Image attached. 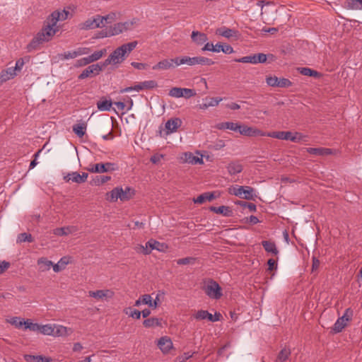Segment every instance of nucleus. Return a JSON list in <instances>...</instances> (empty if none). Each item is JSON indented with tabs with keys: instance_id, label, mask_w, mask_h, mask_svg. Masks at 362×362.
Segmentation results:
<instances>
[{
	"instance_id": "obj_7",
	"label": "nucleus",
	"mask_w": 362,
	"mask_h": 362,
	"mask_svg": "<svg viewBox=\"0 0 362 362\" xmlns=\"http://www.w3.org/2000/svg\"><path fill=\"white\" fill-rule=\"evenodd\" d=\"M157 82L154 80L145 81L136 84L134 86H129L120 90V93H128L131 91L139 92L143 90L153 89L157 87Z\"/></svg>"
},
{
	"instance_id": "obj_14",
	"label": "nucleus",
	"mask_w": 362,
	"mask_h": 362,
	"mask_svg": "<svg viewBox=\"0 0 362 362\" xmlns=\"http://www.w3.org/2000/svg\"><path fill=\"white\" fill-rule=\"evenodd\" d=\"M178 66L176 65V57L174 59H164L153 66V70H168Z\"/></svg>"
},
{
	"instance_id": "obj_4",
	"label": "nucleus",
	"mask_w": 362,
	"mask_h": 362,
	"mask_svg": "<svg viewBox=\"0 0 362 362\" xmlns=\"http://www.w3.org/2000/svg\"><path fill=\"white\" fill-rule=\"evenodd\" d=\"M229 192L231 194L248 200L254 199L256 197L255 189L249 186L235 185L230 189Z\"/></svg>"
},
{
	"instance_id": "obj_26",
	"label": "nucleus",
	"mask_w": 362,
	"mask_h": 362,
	"mask_svg": "<svg viewBox=\"0 0 362 362\" xmlns=\"http://www.w3.org/2000/svg\"><path fill=\"white\" fill-rule=\"evenodd\" d=\"M182 64H187L189 66L197 65V59L196 57H176V65L180 66Z\"/></svg>"
},
{
	"instance_id": "obj_30",
	"label": "nucleus",
	"mask_w": 362,
	"mask_h": 362,
	"mask_svg": "<svg viewBox=\"0 0 362 362\" xmlns=\"http://www.w3.org/2000/svg\"><path fill=\"white\" fill-rule=\"evenodd\" d=\"M6 321L7 322L14 326L17 329H21L23 327V329H25L26 320H25L23 318H21L20 317H11L7 319Z\"/></svg>"
},
{
	"instance_id": "obj_16",
	"label": "nucleus",
	"mask_w": 362,
	"mask_h": 362,
	"mask_svg": "<svg viewBox=\"0 0 362 362\" xmlns=\"http://www.w3.org/2000/svg\"><path fill=\"white\" fill-rule=\"evenodd\" d=\"M103 69V66L99 64H92L84 69L82 73L79 75L80 79H84L90 76L91 75L98 74Z\"/></svg>"
},
{
	"instance_id": "obj_37",
	"label": "nucleus",
	"mask_w": 362,
	"mask_h": 362,
	"mask_svg": "<svg viewBox=\"0 0 362 362\" xmlns=\"http://www.w3.org/2000/svg\"><path fill=\"white\" fill-rule=\"evenodd\" d=\"M37 264L42 271H47L51 267H53V262L44 257L40 258L37 260Z\"/></svg>"
},
{
	"instance_id": "obj_33",
	"label": "nucleus",
	"mask_w": 362,
	"mask_h": 362,
	"mask_svg": "<svg viewBox=\"0 0 362 362\" xmlns=\"http://www.w3.org/2000/svg\"><path fill=\"white\" fill-rule=\"evenodd\" d=\"M262 245L264 249L268 253H272L274 255H278L279 250H277L274 243L267 241V240H264L262 242Z\"/></svg>"
},
{
	"instance_id": "obj_3",
	"label": "nucleus",
	"mask_w": 362,
	"mask_h": 362,
	"mask_svg": "<svg viewBox=\"0 0 362 362\" xmlns=\"http://www.w3.org/2000/svg\"><path fill=\"white\" fill-rule=\"evenodd\" d=\"M137 19L133 18L123 23H118L111 27L107 31H102L100 33V37H110L119 35L124 31L129 30L133 28L136 23Z\"/></svg>"
},
{
	"instance_id": "obj_57",
	"label": "nucleus",
	"mask_w": 362,
	"mask_h": 362,
	"mask_svg": "<svg viewBox=\"0 0 362 362\" xmlns=\"http://www.w3.org/2000/svg\"><path fill=\"white\" fill-rule=\"evenodd\" d=\"M77 57L75 50L74 51H68L60 55V59H70Z\"/></svg>"
},
{
	"instance_id": "obj_41",
	"label": "nucleus",
	"mask_w": 362,
	"mask_h": 362,
	"mask_svg": "<svg viewBox=\"0 0 362 362\" xmlns=\"http://www.w3.org/2000/svg\"><path fill=\"white\" fill-rule=\"evenodd\" d=\"M141 304L148 305L151 308V296L148 294L143 295L135 302V306H139Z\"/></svg>"
},
{
	"instance_id": "obj_47",
	"label": "nucleus",
	"mask_w": 362,
	"mask_h": 362,
	"mask_svg": "<svg viewBox=\"0 0 362 362\" xmlns=\"http://www.w3.org/2000/svg\"><path fill=\"white\" fill-rule=\"evenodd\" d=\"M112 103L110 100H105L97 103V107L100 111H108L110 110Z\"/></svg>"
},
{
	"instance_id": "obj_52",
	"label": "nucleus",
	"mask_w": 362,
	"mask_h": 362,
	"mask_svg": "<svg viewBox=\"0 0 362 362\" xmlns=\"http://www.w3.org/2000/svg\"><path fill=\"white\" fill-rule=\"evenodd\" d=\"M164 295L165 293L163 291H159L155 299L153 300L151 299V308H156L160 303V297L164 296Z\"/></svg>"
},
{
	"instance_id": "obj_19",
	"label": "nucleus",
	"mask_w": 362,
	"mask_h": 362,
	"mask_svg": "<svg viewBox=\"0 0 362 362\" xmlns=\"http://www.w3.org/2000/svg\"><path fill=\"white\" fill-rule=\"evenodd\" d=\"M71 258L69 256L62 257L57 263H53V270L54 272L58 273L64 270L66 267L71 263Z\"/></svg>"
},
{
	"instance_id": "obj_51",
	"label": "nucleus",
	"mask_w": 362,
	"mask_h": 362,
	"mask_svg": "<svg viewBox=\"0 0 362 362\" xmlns=\"http://www.w3.org/2000/svg\"><path fill=\"white\" fill-rule=\"evenodd\" d=\"M197 64L201 65H212L214 64V62L209 58L204 57H196Z\"/></svg>"
},
{
	"instance_id": "obj_9",
	"label": "nucleus",
	"mask_w": 362,
	"mask_h": 362,
	"mask_svg": "<svg viewBox=\"0 0 362 362\" xmlns=\"http://www.w3.org/2000/svg\"><path fill=\"white\" fill-rule=\"evenodd\" d=\"M353 316V310L351 308H347L344 311V315L339 317L335 322L333 330L335 332H340L346 326L347 322L351 320Z\"/></svg>"
},
{
	"instance_id": "obj_38",
	"label": "nucleus",
	"mask_w": 362,
	"mask_h": 362,
	"mask_svg": "<svg viewBox=\"0 0 362 362\" xmlns=\"http://www.w3.org/2000/svg\"><path fill=\"white\" fill-rule=\"evenodd\" d=\"M54 324L41 325L40 334L47 336H53L54 334Z\"/></svg>"
},
{
	"instance_id": "obj_24",
	"label": "nucleus",
	"mask_w": 362,
	"mask_h": 362,
	"mask_svg": "<svg viewBox=\"0 0 362 362\" xmlns=\"http://www.w3.org/2000/svg\"><path fill=\"white\" fill-rule=\"evenodd\" d=\"M192 40L198 45H201L207 42L208 37L206 34L198 31H193L191 35Z\"/></svg>"
},
{
	"instance_id": "obj_54",
	"label": "nucleus",
	"mask_w": 362,
	"mask_h": 362,
	"mask_svg": "<svg viewBox=\"0 0 362 362\" xmlns=\"http://www.w3.org/2000/svg\"><path fill=\"white\" fill-rule=\"evenodd\" d=\"M279 78L276 76H269L266 78V82L268 86L272 87H279Z\"/></svg>"
},
{
	"instance_id": "obj_42",
	"label": "nucleus",
	"mask_w": 362,
	"mask_h": 362,
	"mask_svg": "<svg viewBox=\"0 0 362 362\" xmlns=\"http://www.w3.org/2000/svg\"><path fill=\"white\" fill-rule=\"evenodd\" d=\"M25 329H29L30 331L40 333L41 325L37 323H34L31 320L28 319L25 322Z\"/></svg>"
},
{
	"instance_id": "obj_5",
	"label": "nucleus",
	"mask_w": 362,
	"mask_h": 362,
	"mask_svg": "<svg viewBox=\"0 0 362 362\" xmlns=\"http://www.w3.org/2000/svg\"><path fill=\"white\" fill-rule=\"evenodd\" d=\"M267 136L281 140L291 141L293 142H299L303 139V135L301 134L298 132L292 133L291 132H267Z\"/></svg>"
},
{
	"instance_id": "obj_28",
	"label": "nucleus",
	"mask_w": 362,
	"mask_h": 362,
	"mask_svg": "<svg viewBox=\"0 0 362 362\" xmlns=\"http://www.w3.org/2000/svg\"><path fill=\"white\" fill-rule=\"evenodd\" d=\"M306 151L310 154L320 156L332 153V150L326 148H307Z\"/></svg>"
},
{
	"instance_id": "obj_15",
	"label": "nucleus",
	"mask_w": 362,
	"mask_h": 362,
	"mask_svg": "<svg viewBox=\"0 0 362 362\" xmlns=\"http://www.w3.org/2000/svg\"><path fill=\"white\" fill-rule=\"evenodd\" d=\"M182 120L178 117L168 119L165 124V134L169 135L177 132L178 128L182 125Z\"/></svg>"
},
{
	"instance_id": "obj_27",
	"label": "nucleus",
	"mask_w": 362,
	"mask_h": 362,
	"mask_svg": "<svg viewBox=\"0 0 362 362\" xmlns=\"http://www.w3.org/2000/svg\"><path fill=\"white\" fill-rule=\"evenodd\" d=\"M227 170L230 175L240 173L243 170V166L238 161H232L227 165Z\"/></svg>"
},
{
	"instance_id": "obj_59",
	"label": "nucleus",
	"mask_w": 362,
	"mask_h": 362,
	"mask_svg": "<svg viewBox=\"0 0 362 362\" xmlns=\"http://www.w3.org/2000/svg\"><path fill=\"white\" fill-rule=\"evenodd\" d=\"M182 97L185 98H189L196 95V91L194 89L182 88Z\"/></svg>"
},
{
	"instance_id": "obj_64",
	"label": "nucleus",
	"mask_w": 362,
	"mask_h": 362,
	"mask_svg": "<svg viewBox=\"0 0 362 362\" xmlns=\"http://www.w3.org/2000/svg\"><path fill=\"white\" fill-rule=\"evenodd\" d=\"M192 356L189 353H185L176 358V362H185Z\"/></svg>"
},
{
	"instance_id": "obj_53",
	"label": "nucleus",
	"mask_w": 362,
	"mask_h": 362,
	"mask_svg": "<svg viewBox=\"0 0 362 362\" xmlns=\"http://www.w3.org/2000/svg\"><path fill=\"white\" fill-rule=\"evenodd\" d=\"M105 53L106 49H103L101 50L95 52L93 54L89 56L91 58L92 62H93L100 59Z\"/></svg>"
},
{
	"instance_id": "obj_29",
	"label": "nucleus",
	"mask_w": 362,
	"mask_h": 362,
	"mask_svg": "<svg viewBox=\"0 0 362 362\" xmlns=\"http://www.w3.org/2000/svg\"><path fill=\"white\" fill-rule=\"evenodd\" d=\"M210 211L215 212L216 214H222L226 217L231 216L233 214L232 210L228 206H221L218 207L211 206Z\"/></svg>"
},
{
	"instance_id": "obj_44",
	"label": "nucleus",
	"mask_w": 362,
	"mask_h": 362,
	"mask_svg": "<svg viewBox=\"0 0 362 362\" xmlns=\"http://www.w3.org/2000/svg\"><path fill=\"white\" fill-rule=\"evenodd\" d=\"M185 159L187 163H192V164L203 163L202 158L195 156L192 153H185Z\"/></svg>"
},
{
	"instance_id": "obj_25",
	"label": "nucleus",
	"mask_w": 362,
	"mask_h": 362,
	"mask_svg": "<svg viewBox=\"0 0 362 362\" xmlns=\"http://www.w3.org/2000/svg\"><path fill=\"white\" fill-rule=\"evenodd\" d=\"M146 247H148V250H151V251L156 250L160 252H163L167 248V246L163 243L151 239L146 243Z\"/></svg>"
},
{
	"instance_id": "obj_6",
	"label": "nucleus",
	"mask_w": 362,
	"mask_h": 362,
	"mask_svg": "<svg viewBox=\"0 0 362 362\" xmlns=\"http://www.w3.org/2000/svg\"><path fill=\"white\" fill-rule=\"evenodd\" d=\"M205 293L213 299H219L222 296V289L221 286L214 280H209L206 282L204 287Z\"/></svg>"
},
{
	"instance_id": "obj_2",
	"label": "nucleus",
	"mask_w": 362,
	"mask_h": 362,
	"mask_svg": "<svg viewBox=\"0 0 362 362\" xmlns=\"http://www.w3.org/2000/svg\"><path fill=\"white\" fill-rule=\"evenodd\" d=\"M137 45V41H132L118 47L105 60L103 66H107L108 64L115 66L122 64L136 48Z\"/></svg>"
},
{
	"instance_id": "obj_20",
	"label": "nucleus",
	"mask_w": 362,
	"mask_h": 362,
	"mask_svg": "<svg viewBox=\"0 0 362 362\" xmlns=\"http://www.w3.org/2000/svg\"><path fill=\"white\" fill-rule=\"evenodd\" d=\"M16 76V73L13 67H9L2 70L0 73V86L4 82L14 78Z\"/></svg>"
},
{
	"instance_id": "obj_39",
	"label": "nucleus",
	"mask_w": 362,
	"mask_h": 362,
	"mask_svg": "<svg viewBox=\"0 0 362 362\" xmlns=\"http://www.w3.org/2000/svg\"><path fill=\"white\" fill-rule=\"evenodd\" d=\"M143 324L146 327H156L161 326L160 320L157 317L146 319L144 321Z\"/></svg>"
},
{
	"instance_id": "obj_45",
	"label": "nucleus",
	"mask_w": 362,
	"mask_h": 362,
	"mask_svg": "<svg viewBox=\"0 0 362 362\" xmlns=\"http://www.w3.org/2000/svg\"><path fill=\"white\" fill-rule=\"evenodd\" d=\"M290 354H291L290 349L288 348H286V347L284 348L279 352V354L276 358V362H284L288 358Z\"/></svg>"
},
{
	"instance_id": "obj_12",
	"label": "nucleus",
	"mask_w": 362,
	"mask_h": 362,
	"mask_svg": "<svg viewBox=\"0 0 362 362\" xmlns=\"http://www.w3.org/2000/svg\"><path fill=\"white\" fill-rule=\"evenodd\" d=\"M115 164L112 163H100L91 165L88 168V170L93 173H103L115 170Z\"/></svg>"
},
{
	"instance_id": "obj_50",
	"label": "nucleus",
	"mask_w": 362,
	"mask_h": 362,
	"mask_svg": "<svg viewBox=\"0 0 362 362\" xmlns=\"http://www.w3.org/2000/svg\"><path fill=\"white\" fill-rule=\"evenodd\" d=\"M33 241V237L30 234L23 233L18 235L17 243L28 242L31 243Z\"/></svg>"
},
{
	"instance_id": "obj_40",
	"label": "nucleus",
	"mask_w": 362,
	"mask_h": 362,
	"mask_svg": "<svg viewBox=\"0 0 362 362\" xmlns=\"http://www.w3.org/2000/svg\"><path fill=\"white\" fill-rule=\"evenodd\" d=\"M346 5L349 9L361 10L362 9V0H347Z\"/></svg>"
},
{
	"instance_id": "obj_17",
	"label": "nucleus",
	"mask_w": 362,
	"mask_h": 362,
	"mask_svg": "<svg viewBox=\"0 0 362 362\" xmlns=\"http://www.w3.org/2000/svg\"><path fill=\"white\" fill-rule=\"evenodd\" d=\"M88 177V173H83L81 175L78 173L77 172H72L71 173H69L66 177L65 179H67V180H71L74 182L76 183H83L85 182Z\"/></svg>"
},
{
	"instance_id": "obj_34",
	"label": "nucleus",
	"mask_w": 362,
	"mask_h": 362,
	"mask_svg": "<svg viewBox=\"0 0 362 362\" xmlns=\"http://www.w3.org/2000/svg\"><path fill=\"white\" fill-rule=\"evenodd\" d=\"M25 360L27 362H50L52 359L50 358L44 357L42 356H33V355H25Z\"/></svg>"
},
{
	"instance_id": "obj_62",
	"label": "nucleus",
	"mask_w": 362,
	"mask_h": 362,
	"mask_svg": "<svg viewBox=\"0 0 362 362\" xmlns=\"http://www.w3.org/2000/svg\"><path fill=\"white\" fill-rule=\"evenodd\" d=\"M77 57L88 54L90 52V48L88 47H78L75 49Z\"/></svg>"
},
{
	"instance_id": "obj_21",
	"label": "nucleus",
	"mask_w": 362,
	"mask_h": 362,
	"mask_svg": "<svg viewBox=\"0 0 362 362\" xmlns=\"http://www.w3.org/2000/svg\"><path fill=\"white\" fill-rule=\"evenodd\" d=\"M158 346L163 353H168L173 348V342L169 337H163L158 340Z\"/></svg>"
},
{
	"instance_id": "obj_18",
	"label": "nucleus",
	"mask_w": 362,
	"mask_h": 362,
	"mask_svg": "<svg viewBox=\"0 0 362 362\" xmlns=\"http://www.w3.org/2000/svg\"><path fill=\"white\" fill-rule=\"evenodd\" d=\"M76 230L77 228L76 226H69L54 229L53 234L57 236H66L75 233Z\"/></svg>"
},
{
	"instance_id": "obj_48",
	"label": "nucleus",
	"mask_w": 362,
	"mask_h": 362,
	"mask_svg": "<svg viewBox=\"0 0 362 362\" xmlns=\"http://www.w3.org/2000/svg\"><path fill=\"white\" fill-rule=\"evenodd\" d=\"M168 95L170 97L179 98L183 96L182 94V88L174 87L172 88L168 93Z\"/></svg>"
},
{
	"instance_id": "obj_55",
	"label": "nucleus",
	"mask_w": 362,
	"mask_h": 362,
	"mask_svg": "<svg viewBox=\"0 0 362 362\" xmlns=\"http://www.w3.org/2000/svg\"><path fill=\"white\" fill-rule=\"evenodd\" d=\"M195 262V259L193 257H185L179 259L177 260V264L180 265H184V264H192Z\"/></svg>"
},
{
	"instance_id": "obj_13",
	"label": "nucleus",
	"mask_w": 362,
	"mask_h": 362,
	"mask_svg": "<svg viewBox=\"0 0 362 362\" xmlns=\"http://www.w3.org/2000/svg\"><path fill=\"white\" fill-rule=\"evenodd\" d=\"M88 295L97 300H107L112 298L115 293L110 289L90 291Z\"/></svg>"
},
{
	"instance_id": "obj_32",
	"label": "nucleus",
	"mask_w": 362,
	"mask_h": 362,
	"mask_svg": "<svg viewBox=\"0 0 362 362\" xmlns=\"http://www.w3.org/2000/svg\"><path fill=\"white\" fill-rule=\"evenodd\" d=\"M120 13L117 12H111L106 16H102L100 18L103 20V27H104L106 24L112 23L115 21L117 19L119 18Z\"/></svg>"
},
{
	"instance_id": "obj_60",
	"label": "nucleus",
	"mask_w": 362,
	"mask_h": 362,
	"mask_svg": "<svg viewBox=\"0 0 362 362\" xmlns=\"http://www.w3.org/2000/svg\"><path fill=\"white\" fill-rule=\"evenodd\" d=\"M279 87L280 88H286L290 87L292 85V83L290 80L285 78H279Z\"/></svg>"
},
{
	"instance_id": "obj_10",
	"label": "nucleus",
	"mask_w": 362,
	"mask_h": 362,
	"mask_svg": "<svg viewBox=\"0 0 362 362\" xmlns=\"http://www.w3.org/2000/svg\"><path fill=\"white\" fill-rule=\"evenodd\" d=\"M267 59L266 54L263 53L255 54L253 55L243 57L240 59H235V62L242 63H250L252 64H257L259 63H264Z\"/></svg>"
},
{
	"instance_id": "obj_61",
	"label": "nucleus",
	"mask_w": 362,
	"mask_h": 362,
	"mask_svg": "<svg viewBox=\"0 0 362 362\" xmlns=\"http://www.w3.org/2000/svg\"><path fill=\"white\" fill-rule=\"evenodd\" d=\"M135 250L137 252L143 253L144 255H148L151 253V250H148V247H146V245L145 246L142 245H138Z\"/></svg>"
},
{
	"instance_id": "obj_31",
	"label": "nucleus",
	"mask_w": 362,
	"mask_h": 362,
	"mask_svg": "<svg viewBox=\"0 0 362 362\" xmlns=\"http://www.w3.org/2000/svg\"><path fill=\"white\" fill-rule=\"evenodd\" d=\"M216 128L218 129H230L232 131L238 132L239 128V123L237 122H221L216 125Z\"/></svg>"
},
{
	"instance_id": "obj_49",
	"label": "nucleus",
	"mask_w": 362,
	"mask_h": 362,
	"mask_svg": "<svg viewBox=\"0 0 362 362\" xmlns=\"http://www.w3.org/2000/svg\"><path fill=\"white\" fill-rule=\"evenodd\" d=\"M124 312L126 315L133 318L139 319L141 317V312L138 310H132L131 308H128L124 309Z\"/></svg>"
},
{
	"instance_id": "obj_23",
	"label": "nucleus",
	"mask_w": 362,
	"mask_h": 362,
	"mask_svg": "<svg viewBox=\"0 0 362 362\" xmlns=\"http://www.w3.org/2000/svg\"><path fill=\"white\" fill-rule=\"evenodd\" d=\"M54 334L53 337H65L72 333L71 328H68L63 325L54 324Z\"/></svg>"
},
{
	"instance_id": "obj_22",
	"label": "nucleus",
	"mask_w": 362,
	"mask_h": 362,
	"mask_svg": "<svg viewBox=\"0 0 362 362\" xmlns=\"http://www.w3.org/2000/svg\"><path fill=\"white\" fill-rule=\"evenodd\" d=\"M216 34L224 37L226 38H230L232 37H237L238 32L235 30L221 27L216 30Z\"/></svg>"
},
{
	"instance_id": "obj_46",
	"label": "nucleus",
	"mask_w": 362,
	"mask_h": 362,
	"mask_svg": "<svg viewBox=\"0 0 362 362\" xmlns=\"http://www.w3.org/2000/svg\"><path fill=\"white\" fill-rule=\"evenodd\" d=\"M86 126L84 124H78L73 127L74 132L78 136L82 137L86 133Z\"/></svg>"
},
{
	"instance_id": "obj_56",
	"label": "nucleus",
	"mask_w": 362,
	"mask_h": 362,
	"mask_svg": "<svg viewBox=\"0 0 362 362\" xmlns=\"http://www.w3.org/2000/svg\"><path fill=\"white\" fill-rule=\"evenodd\" d=\"M207 310H200L194 314V317L197 320L206 319Z\"/></svg>"
},
{
	"instance_id": "obj_63",
	"label": "nucleus",
	"mask_w": 362,
	"mask_h": 362,
	"mask_svg": "<svg viewBox=\"0 0 362 362\" xmlns=\"http://www.w3.org/2000/svg\"><path fill=\"white\" fill-rule=\"evenodd\" d=\"M92 59L90 57V56H88L86 57H83L79 60H78L77 63H78V65L80 66H86L90 63H92Z\"/></svg>"
},
{
	"instance_id": "obj_43",
	"label": "nucleus",
	"mask_w": 362,
	"mask_h": 362,
	"mask_svg": "<svg viewBox=\"0 0 362 362\" xmlns=\"http://www.w3.org/2000/svg\"><path fill=\"white\" fill-rule=\"evenodd\" d=\"M299 72L303 76H313L317 78L320 76V73L307 67L298 68Z\"/></svg>"
},
{
	"instance_id": "obj_1",
	"label": "nucleus",
	"mask_w": 362,
	"mask_h": 362,
	"mask_svg": "<svg viewBox=\"0 0 362 362\" xmlns=\"http://www.w3.org/2000/svg\"><path fill=\"white\" fill-rule=\"evenodd\" d=\"M69 15V12L66 10L52 12L45 21L44 27L28 45V49L30 51L38 44L49 41L59 30L57 22L66 20Z\"/></svg>"
},
{
	"instance_id": "obj_58",
	"label": "nucleus",
	"mask_w": 362,
	"mask_h": 362,
	"mask_svg": "<svg viewBox=\"0 0 362 362\" xmlns=\"http://www.w3.org/2000/svg\"><path fill=\"white\" fill-rule=\"evenodd\" d=\"M222 100L223 99L221 98H211L205 99V100L208 101V106L209 107L217 106Z\"/></svg>"
},
{
	"instance_id": "obj_36",
	"label": "nucleus",
	"mask_w": 362,
	"mask_h": 362,
	"mask_svg": "<svg viewBox=\"0 0 362 362\" xmlns=\"http://www.w3.org/2000/svg\"><path fill=\"white\" fill-rule=\"evenodd\" d=\"M120 192H122V187L114 188L109 194H107V199L110 202H116L118 199L121 200Z\"/></svg>"
},
{
	"instance_id": "obj_8",
	"label": "nucleus",
	"mask_w": 362,
	"mask_h": 362,
	"mask_svg": "<svg viewBox=\"0 0 362 362\" xmlns=\"http://www.w3.org/2000/svg\"><path fill=\"white\" fill-rule=\"evenodd\" d=\"M98 28H103V20L100 15L89 18L78 25V28L81 30H88Z\"/></svg>"
},
{
	"instance_id": "obj_11",
	"label": "nucleus",
	"mask_w": 362,
	"mask_h": 362,
	"mask_svg": "<svg viewBox=\"0 0 362 362\" xmlns=\"http://www.w3.org/2000/svg\"><path fill=\"white\" fill-rule=\"evenodd\" d=\"M238 132L243 135L247 136H267V132L261 131L257 128L247 127L245 125H241L239 124V128L238 129Z\"/></svg>"
},
{
	"instance_id": "obj_35",
	"label": "nucleus",
	"mask_w": 362,
	"mask_h": 362,
	"mask_svg": "<svg viewBox=\"0 0 362 362\" xmlns=\"http://www.w3.org/2000/svg\"><path fill=\"white\" fill-rule=\"evenodd\" d=\"M134 191L129 187H126L124 189L122 188L120 192L121 201H127L130 199L134 195Z\"/></svg>"
}]
</instances>
